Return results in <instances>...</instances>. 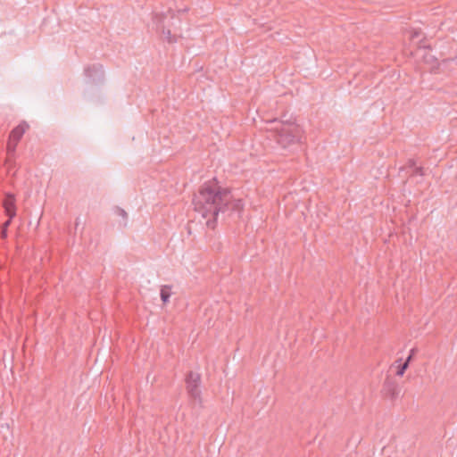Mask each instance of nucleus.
Returning <instances> with one entry per match:
<instances>
[{
	"mask_svg": "<svg viewBox=\"0 0 457 457\" xmlns=\"http://www.w3.org/2000/svg\"><path fill=\"white\" fill-rule=\"evenodd\" d=\"M195 210L206 220L207 228L213 229L220 212H240L244 208L241 199H236L228 187L220 185L216 179L204 182L194 198Z\"/></svg>",
	"mask_w": 457,
	"mask_h": 457,
	"instance_id": "nucleus-1",
	"label": "nucleus"
},
{
	"mask_svg": "<svg viewBox=\"0 0 457 457\" xmlns=\"http://www.w3.org/2000/svg\"><path fill=\"white\" fill-rule=\"evenodd\" d=\"M273 126L270 129L274 133V137L278 144L287 148L292 145L301 144L303 138V129L294 120H270Z\"/></svg>",
	"mask_w": 457,
	"mask_h": 457,
	"instance_id": "nucleus-2",
	"label": "nucleus"
},
{
	"mask_svg": "<svg viewBox=\"0 0 457 457\" xmlns=\"http://www.w3.org/2000/svg\"><path fill=\"white\" fill-rule=\"evenodd\" d=\"M201 376L198 373L190 371L186 378V389L188 396L195 403L202 406V392L200 389Z\"/></svg>",
	"mask_w": 457,
	"mask_h": 457,
	"instance_id": "nucleus-3",
	"label": "nucleus"
},
{
	"mask_svg": "<svg viewBox=\"0 0 457 457\" xmlns=\"http://www.w3.org/2000/svg\"><path fill=\"white\" fill-rule=\"evenodd\" d=\"M4 208L5 214L10 218L13 219L16 216V205L15 199L12 195H7L4 200Z\"/></svg>",
	"mask_w": 457,
	"mask_h": 457,
	"instance_id": "nucleus-4",
	"label": "nucleus"
},
{
	"mask_svg": "<svg viewBox=\"0 0 457 457\" xmlns=\"http://www.w3.org/2000/svg\"><path fill=\"white\" fill-rule=\"evenodd\" d=\"M84 74L86 77L89 79H94L95 77H103L104 69L103 66L99 63H94L85 67Z\"/></svg>",
	"mask_w": 457,
	"mask_h": 457,
	"instance_id": "nucleus-5",
	"label": "nucleus"
},
{
	"mask_svg": "<svg viewBox=\"0 0 457 457\" xmlns=\"http://www.w3.org/2000/svg\"><path fill=\"white\" fill-rule=\"evenodd\" d=\"M28 128L29 125L26 122L19 124L11 131L9 138L14 141H20Z\"/></svg>",
	"mask_w": 457,
	"mask_h": 457,
	"instance_id": "nucleus-6",
	"label": "nucleus"
},
{
	"mask_svg": "<svg viewBox=\"0 0 457 457\" xmlns=\"http://www.w3.org/2000/svg\"><path fill=\"white\" fill-rule=\"evenodd\" d=\"M407 165H408V168H410L411 170V176H413V175L423 176L424 175L423 168L420 166H417L416 162L414 160H409Z\"/></svg>",
	"mask_w": 457,
	"mask_h": 457,
	"instance_id": "nucleus-7",
	"label": "nucleus"
},
{
	"mask_svg": "<svg viewBox=\"0 0 457 457\" xmlns=\"http://www.w3.org/2000/svg\"><path fill=\"white\" fill-rule=\"evenodd\" d=\"M160 295H161L162 301L164 303H168L170 301V297L171 295V287L168 286V285L162 286L161 288Z\"/></svg>",
	"mask_w": 457,
	"mask_h": 457,
	"instance_id": "nucleus-8",
	"label": "nucleus"
},
{
	"mask_svg": "<svg viewBox=\"0 0 457 457\" xmlns=\"http://www.w3.org/2000/svg\"><path fill=\"white\" fill-rule=\"evenodd\" d=\"M19 141L12 140L11 138L8 139L7 143V154L12 155L16 150V146L18 145Z\"/></svg>",
	"mask_w": 457,
	"mask_h": 457,
	"instance_id": "nucleus-9",
	"label": "nucleus"
},
{
	"mask_svg": "<svg viewBox=\"0 0 457 457\" xmlns=\"http://www.w3.org/2000/svg\"><path fill=\"white\" fill-rule=\"evenodd\" d=\"M162 34L163 37L169 42V43H174L177 41V37L175 35H171V32L170 29H162Z\"/></svg>",
	"mask_w": 457,
	"mask_h": 457,
	"instance_id": "nucleus-10",
	"label": "nucleus"
},
{
	"mask_svg": "<svg viewBox=\"0 0 457 457\" xmlns=\"http://www.w3.org/2000/svg\"><path fill=\"white\" fill-rule=\"evenodd\" d=\"M411 356L410 355L407 358L406 361L399 366L398 370L396 371L397 376H403L404 374L406 369L408 368L409 361H411Z\"/></svg>",
	"mask_w": 457,
	"mask_h": 457,
	"instance_id": "nucleus-11",
	"label": "nucleus"
},
{
	"mask_svg": "<svg viewBox=\"0 0 457 457\" xmlns=\"http://www.w3.org/2000/svg\"><path fill=\"white\" fill-rule=\"evenodd\" d=\"M12 219L8 217V220L3 225V235L5 236V230L10 226Z\"/></svg>",
	"mask_w": 457,
	"mask_h": 457,
	"instance_id": "nucleus-12",
	"label": "nucleus"
},
{
	"mask_svg": "<svg viewBox=\"0 0 457 457\" xmlns=\"http://www.w3.org/2000/svg\"><path fill=\"white\" fill-rule=\"evenodd\" d=\"M420 30H417V29H414L411 32V38L413 39L415 37H420Z\"/></svg>",
	"mask_w": 457,
	"mask_h": 457,
	"instance_id": "nucleus-13",
	"label": "nucleus"
},
{
	"mask_svg": "<svg viewBox=\"0 0 457 457\" xmlns=\"http://www.w3.org/2000/svg\"><path fill=\"white\" fill-rule=\"evenodd\" d=\"M117 212L119 215L122 216L124 219H127V212L123 209L118 208Z\"/></svg>",
	"mask_w": 457,
	"mask_h": 457,
	"instance_id": "nucleus-14",
	"label": "nucleus"
},
{
	"mask_svg": "<svg viewBox=\"0 0 457 457\" xmlns=\"http://www.w3.org/2000/svg\"><path fill=\"white\" fill-rule=\"evenodd\" d=\"M454 61L457 62V57L454 59Z\"/></svg>",
	"mask_w": 457,
	"mask_h": 457,
	"instance_id": "nucleus-15",
	"label": "nucleus"
}]
</instances>
